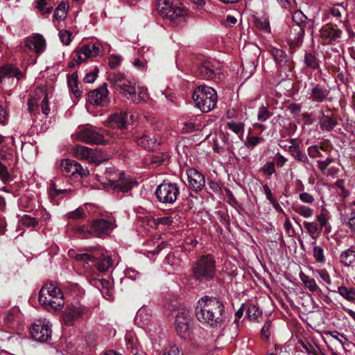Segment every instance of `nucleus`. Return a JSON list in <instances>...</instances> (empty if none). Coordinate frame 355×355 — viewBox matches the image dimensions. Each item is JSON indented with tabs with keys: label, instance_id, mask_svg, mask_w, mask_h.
Returning a JSON list of instances; mask_svg holds the SVG:
<instances>
[{
	"label": "nucleus",
	"instance_id": "obj_15",
	"mask_svg": "<svg viewBox=\"0 0 355 355\" xmlns=\"http://www.w3.org/2000/svg\"><path fill=\"white\" fill-rule=\"evenodd\" d=\"M189 187L196 192L201 191L205 186L204 175L194 168L187 170Z\"/></svg>",
	"mask_w": 355,
	"mask_h": 355
},
{
	"label": "nucleus",
	"instance_id": "obj_26",
	"mask_svg": "<svg viewBox=\"0 0 355 355\" xmlns=\"http://www.w3.org/2000/svg\"><path fill=\"white\" fill-rule=\"evenodd\" d=\"M340 261L347 266L355 265V251L347 249L340 254Z\"/></svg>",
	"mask_w": 355,
	"mask_h": 355
},
{
	"label": "nucleus",
	"instance_id": "obj_25",
	"mask_svg": "<svg viewBox=\"0 0 355 355\" xmlns=\"http://www.w3.org/2000/svg\"><path fill=\"white\" fill-rule=\"evenodd\" d=\"M100 48L97 43L89 42L82 46V53L86 58L96 57L99 54Z\"/></svg>",
	"mask_w": 355,
	"mask_h": 355
},
{
	"label": "nucleus",
	"instance_id": "obj_59",
	"mask_svg": "<svg viewBox=\"0 0 355 355\" xmlns=\"http://www.w3.org/2000/svg\"><path fill=\"white\" fill-rule=\"evenodd\" d=\"M98 72V69L96 67L94 72H89L85 75L84 78V82L87 83H92L94 82L97 77Z\"/></svg>",
	"mask_w": 355,
	"mask_h": 355
},
{
	"label": "nucleus",
	"instance_id": "obj_22",
	"mask_svg": "<svg viewBox=\"0 0 355 355\" xmlns=\"http://www.w3.org/2000/svg\"><path fill=\"white\" fill-rule=\"evenodd\" d=\"M83 314V310L80 306H72L65 313L64 320L67 325H71L75 320Z\"/></svg>",
	"mask_w": 355,
	"mask_h": 355
},
{
	"label": "nucleus",
	"instance_id": "obj_47",
	"mask_svg": "<svg viewBox=\"0 0 355 355\" xmlns=\"http://www.w3.org/2000/svg\"><path fill=\"white\" fill-rule=\"evenodd\" d=\"M21 223L24 226L33 227L37 225L38 220L35 218L31 217L28 215H24L21 218Z\"/></svg>",
	"mask_w": 355,
	"mask_h": 355
},
{
	"label": "nucleus",
	"instance_id": "obj_20",
	"mask_svg": "<svg viewBox=\"0 0 355 355\" xmlns=\"http://www.w3.org/2000/svg\"><path fill=\"white\" fill-rule=\"evenodd\" d=\"M293 20L300 27L298 42H301V37L304 35V28H307L308 30L311 28V25H307L309 23V18L300 10L296 11L293 15Z\"/></svg>",
	"mask_w": 355,
	"mask_h": 355
},
{
	"label": "nucleus",
	"instance_id": "obj_39",
	"mask_svg": "<svg viewBox=\"0 0 355 355\" xmlns=\"http://www.w3.org/2000/svg\"><path fill=\"white\" fill-rule=\"evenodd\" d=\"M81 51L82 46L75 50L71 55L73 60L75 61L77 65H79L83 62H85L86 60L88 58H86Z\"/></svg>",
	"mask_w": 355,
	"mask_h": 355
},
{
	"label": "nucleus",
	"instance_id": "obj_62",
	"mask_svg": "<svg viewBox=\"0 0 355 355\" xmlns=\"http://www.w3.org/2000/svg\"><path fill=\"white\" fill-rule=\"evenodd\" d=\"M323 153L327 155V153L322 148H319L318 146H312V157H325Z\"/></svg>",
	"mask_w": 355,
	"mask_h": 355
},
{
	"label": "nucleus",
	"instance_id": "obj_13",
	"mask_svg": "<svg viewBox=\"0 0 355 355\" xmlns=\"http://www.w3.org/2000/svg\"><path fill=\"white\" fill-rule=\"evenodd\" d=\"M73 153L78 158L85 159L96 164H100L103 162L94 150L84 146L76 145L74 146Z\"/></svg>",
	"mask_w": 355,
	"mask_h": 355
},
{
	"label": "nucleus",
	"instance_id": "obj_1",
	"mask_svg": "<svg viewBox=\"0 0 355 355\" xmlns=\"http://www.w3.org/2000/svg\"><path fill=\"white\" fill-rule=\"evenodd\" d=\"M195 314L200 323L211 328L220 326L226 318L223 302L218 297L208 295L197 302Z\"/></svg>",
	"mask_w": 355,
	"mask_h": 355
},
{
	"label": "nucleus",
	"instance_id": "obj_30",
	"mask_svg": "<svg viewBox=\"0 0 355 355\" xmlns=\"http://www.w3.org/2000/svg\"><path fill=\"white\" fill-rule=\"evenodd\" d=\"M170 155L167 152L158 153L151 157V163L157 165H165L168 163Z\"/></svg>",
	"mask_w": 355,
	"mask_h": 355
},
{
	"label": "nucleus",
	"instance_id": "obj_4",
	"mask_svg": "<svg viewBox=\"0 0 355 355\" xmlns=\"http://www.w3.org/2000/svg\"><path fill=\"white\" fill-rule=\"evenodd\" d=\"M40 304L46 309L60 310L64 304V299L61 289L53 283L44 284L38 295Z\"/></svg>",
	"mask_w": 355,
	"mask_h": 355
},
{
	"label": "nucleus",
	"instance_id": "obj_29",
	"mask_svg": "<svg viewBox=\"0 0 355 355\" xmlns=\"http://www.w3.org/2000/svg\"><path fill=\"white\" fill-rule=\"evenodd\" d=\"M192 319L189 311L185 309L179 310L175 317V324H191Z\"/></svg>",
	"mask_w": 355,
	"mask_h": 355
},
{
	"label": "nucleus",
	"instance_id": "obj_8",
	"mask_svg": "<svg viewBox=\"0 0 355 355\" xmlns=\"http://www.w3.org/2000/svg\"><path fill=\"white\" fill-rule=\"evenodd\" d=\"M92 262L101 272L109 271L113 266V260L111 254L101 248H90Z\"/></svg>",
	"mask_w": 355,
	"mask_h": 355
},
{
	"label": "nucleus",
	"instance_id": "obj_2",
	"mask_svg": "<svg viewBox=\"0 0 355 355\" xmlns=\"http://www.w3.org/2000/svg\"><path fill=\"white\" fill-rule=\"evenodd\" d=\"M108 80L116 92L121 94L128 99L134 103H139L142 101H145L148 96L146 89H140L137 94L135 85L128 80L125 74L121 73H114L110 74Z\"/></svg>",
	"mask_w": 355,
	"mask_h": 355
},
{
	"label": "nucleus",
	"instance_id": "obj_37",
	"mask_svg": "<svg viewBox=\"0 0 355 355\" xmlns=\"http://www.w3.org/2000/svg\"><path fill=\"white\" fill-rule=\"evenodd\" d=\"M263 187L264 193L266 196L267 200L270 201V202L274 206V207L277 210L282 211V208L279 205L277 200L273 197L272 193L271 190L270 189L269 187L267 184H265V185H263Z\"/></svg>",
	"mask_w": 355,
	"mask_h": 355
},
{
	"label": "nucleus",
	"instance_id": "obj_10",
	"mask_svg": "<svg viewBox=\"0 0 355 355\" xmlns=\"http://www.w3.org/2000/svg\"><path fill=\"white\" fill-rule=\"evenodd\" d=\"M30 333L34 340L44 343L51 339L52 331L49 323L39 320L37 323L32 324Z\"/></svg>",
	"mask_w": 355,
	"mask_h": 355
},
{
	"label": "nucleus",
	"instance_id": "obj_11",
	"mask_svg": "<svg viewBox=\"0 0 355 355\" xmlns=\"http://www.w3.org/2000/svg\"><path fill=\"white\" fill-rule=\"evenodd\" d=\"M107 86V83H103L100 87L90 91L88 93V101L92 105L107 106L110 102Z\"/></svg>",
	"mask_w": 355,
	"mask_h": 355
},
{
	"label": "nucleus",
	"instance_id": "obj_45",
	"mask_svg": "<svg viewBox=\"0 0 355 355\" xmlns=\"http://www.w3.org/2000/svg\"><path fill=\"white\" fill-rule=\"evenodd\" d=\"M60 41L64 45H69L71 41V33L67 30H61L59 32Z\"/></svg>",
	"mask_w": 355,
	"mask_h": 355
},
{
	"label": "nucleus",
	"instance_id": "obj_3",
	"mask_svg": "<svg viewBox=\"0 0 355 355\" xmlns=\"http://www.w3.org/2000/svg\"><path fill=\"white\" fill-rule=\"evenodd\" d=\"M191 276L200 283H207L214 279L216 273V261L212 254H203L192 263Z\"/></svg>",
	"mask_w": 355,
	"mask_h": 355
},
{
	"label": "nucleus",
	"instance_id": "obj_51",
	"mask_svg": "<svg viewBox=\"0 0 355 355\" xmlns=\"http://www.w3.org/2000/svg\"><path fill=\"white\" fill-rule=\"evenodd\" d=\"M298 343L309 354H311V343L309 337L302 336L298 338Z\"/></svg>",
	"mask_w": 355,
	"mask_h": 355
},
{
	"label": "nucleus",
	"instance_id": "obj_12",
	"mask_svg": "<svg viewBox=\"0 0 355 355\" xmlns=\"http://www.w3.org/2000/svg\"><path fill=\"white\" fill-rule=\"evenodd\" d=\"M115 227L114 222L103 218L94 219L91 222V229L96 237L109 234Z\"/></svg>",
	"mask_w": 355,
	"mask_h": 355
},
{
	"label": "nucleus",
	"instance_id": "obj_23",
	"mask_svg": "<svg viewBox=\"0 0 355 355\" xmlns=\"http://www.w3.org/2000/svg\"><path fill=\"white\" fill-rule=\"evenodd\" d=\"M191 324H175V330L178 336L184 340H191L193 338V331L191 328Z\"/></svg>",
	"mask_w": 355,
	"mask_h": 355
},
{
	"label": "nucleus",
	"instance_id": "obj_49",
	"mask_svg": "<svg viewBox=\"0 0 355 355\" xmlns=\"http://www.w3.org/2000/svg\"><path fill=\"white\" fill-rule=\"evenodd\" d=\"M10 178L7 167L0 162V178L3 184H7L10 181Z\"/></svg>",
	"mask_w": 355,
	"mask_h": 355
},
{
	"label": "nucleus",
	"instance_id": "obj_58",
	"mask_svg": "<svg viewBox=\"0 0 355 355\" xmlns=\"http://www.w3.org/2000/svg\"><path fill=\"white\" fill-rule=\"evenodd\" d=\"M330 334L334 338L338 340L342 346H344V345L347 342V338L344 335L340 334L338 331H334L330 332Z\"/></svg>",
	"mask_w": 355,
	"mask_h": 355
},
{
	"label": "nucleus",
	"instance_id": "obj_16",
	"mask_svg": "<svg viewBox=\"0 0 355 355\" xmlns=\"http://www.w3.org/2000/svg\"><path fill=\"white\" fill-rule=\"evenodd\" d=\"M128 114L127 112L121 111L115 112L109 116L105 125L107 127L112 129H126L128 126Z\"/></svg>",
	"mask_w": 355,
	"mask_h": 355
},
{
	"label": "nucleus",
	"instance_id": "obj_34",
	"mask_svg": "<svg viewBox=\"0 0 355 355\" xmlns=\"http://www.w3.org/2000/svg\"><path fill=\"white\" fill-rule=\"evenodd\" d=\"M339 294L349 301L355 300V288L341 286L338 288Z\"/></svg>",
	"mask_w": 355,
	"mask_h": 355
},
{
	"label": "nucleus",
	"instance_id": "obj_42",
	"mask_svg": "<svg viewBox=\"0 0 355 355\" xmlns=\"http://www.w3.org/2000/svg\"><path fill=\"white\" fill-rule=\"evenodd\" d=\"M86 216L85 211L83 208L78 207L73 211H70L67 214V217L69 219L78 220L84 218Z\"/></svg>",
	"mask_w": 355,
	"mask_h": 355
},
{
	"label": "nucleus",
	"instance_id": "obj_14",
	"mask_svg": "<svg viewBox=\"0 0 355 355\" xmlns=\"http://www.w3.org/2000/svg\"><path fill=\"white\" fill-rule=\"evenodd\" d=\"M218 71L210 60H204L197 66L195 73L200 78L214 80L219 73Z\"/></svg>",
	"mask_w": 355,
	"mask_h": 355
},
{
	"label": "nucleus",
	"instance_id": "obj_53",
	"mask_svg": "<svg viewBox=\"0 0 355 355\" xmlns=\"http://www.w3.org/2000/svg\"><path fill=\"white\" fill-rule=\"evenodd\" d=\"M292 154L296 159L302 162H306V161H308L306 155L300 150H299L298 148H294L292 150Z\"/></svg>",
	"mask_w": 355,
	"mask_h": 355
},
{
	"label": "nucleus",
	"instance_id": "obj_31",
	"mask_svg": "<svg viewBox=\"0 0 355 355\" xmlns=\"http://www.w3.org/2000/svg\"><path fill=\"white\" fill-rule=\"evenodd\" d=\"M332 114L323 115L320 119V127L323 130H330L334 128L336 123L334 119L331 118Z\"/></svg>",
	"mask_w": 355,
	"mask_h": 355
},
{
	"label": "nucleus",
	"instance_id": "obj_24",
	"mask_svg": "<svg viewBox=\"0 0 355 355\" xmlns=\"http://www.w3.org/2000/svg\"><path fill=\"white\" fill-rule=\"evenodd\" d=\"M156 141L157 139L154 137H150L148 135H143L136 139L137 146L148 150H153L154 149Z\"/></svg>",
	"mask_w": 355,
	"mask_h": 355
},
{
	"label": "nucleus",
	"instance_id": "obj_50",
	"mask_svg": "<svg viewBox=\"0 0 355 355\" xmlns=\"http://www.w3.org/2000/svg\"><path fill=\"white\" fill-rule=\"evenodd\" d=\"M262 172L266 175H271L275 172V164L273 162H268L261 168Z\"/></svg>",
	"mask_w": 355,
	"mask_h": 355
},
{
	"label": "nucleus",
	"instance_id": "obj_33",
	"mask_svg": "<svg viewBox=\"0 0 355 355\" xmlns=\"http://www.w3.org/2000/svg\"><path fill=\"white\" fill-rule=\"evenodd\" d=\"M227 126L230 130L238 135L239 138L242 139L244 132V124L243 123L231 121L227 123Z\"/></svg>",
	"mask_w": 355,
	"mask_h": 355
},
{
	"label": "nucleus",
	"instance_id": "obj_38",
	"mask_svg": "<svg viewBox=\"0 0 355 355\" xmlns=\"http://www.w3.org/2000/svg\"><path fill=\"white\" fill-rule=\"evenodd\" d=\"M37 8L42 15H49L53 11V6L49 5L47 0H39Z\"/></svg>",
	"mask_w": 355,
	"mask_h": 355
},
{
	"label": "nucleus",
	"instance_id": "obj_35",
	"mask_svg": "<svg viewBox=\"0 0 355 355\" xmlns=\"http://www.w3.org/2000/svg\"><path fill=\"white\" fill-rule=\"evenodd\" d=\"M327 94L328 93L326 89L315 87L312 89V100L322 102L327 98Z\"/></svg>",
	"mask_w": 355,
	"mask_h": 355
},
{
	"label": "nucleus",
	"instance_id": "obj_48",
	"mask_svg": "<svg viewBox=\"0 0 355 355\" xmlns=\"http://www.w3.org/2000/svg\"><path fill=\"white\" fill-rule=\"evenodd\" d=\"M74 231L80 235H94L90 225H82L74 227Z\"/></svg>",
	"mask_w": 355,
	"mask_h": 355
},
{
	"label": "nucleus",
	"instance_id": "obj_6",
	"mask_svg": "<svg viewBox=\"0 0 355 355\" xmlns=\"http://www.w3.org/2000/svg\"><path fill=\"white\" fill-rule=\"evenodd\" d=\"M180 194L179 184L168 180H164L156 188L155 195L159 202L174 204Z\"/></svg>",
	"mask_w": 355,
	"mask_h": 355
},
{
	"label": "nucleus",
	"instance_id": "obj_46",
	"mask_svg": "<svg viewBox=\"0 0 355 355\" xmlns=\"http://www.w3.org/2000/svg\"><path fill=\"white\" fill-rule=\"evenodd\" d=\"M40 93L42 94V96L44 94V97L41 102V109L42 113L45 115H47L50 110L47 94L45 93L42 89L40 90Z\"/></svg>",
	"mask_w": 355,
	"mask_h": 355
},
{
	"label": "nucleus",
	"instance_id": "obj_60",
	"mask_svg": "<svg viewBox=\"0 0 355 355\" xmlns=\"http://www.w3.org/2000/svg\"><path fill=\"white\" fill-rule=\"evenodd\" d=\"M262 139L256 136H248L247 137V145L249 147L254 148L257 146Z\"/></svg>",
	"mask_w": 355,
	"mask_h": 355
},
{
	"label": "nucleus",
	"instance_id": "obj_56",
	"mask_svg": "<svg viewBox=\"0 0 355 355\" xmlns=\"http://www.w3.org/2000/svg\"><path fill=\"white\" fill-rule=\"evenodd\" d=\"M322 35L323 37H329L331 39L338 37V34L337 31L334 29H331L329 28H323L322 30Z\"/></svg>",
	"mask_w": 355,
	"mask_h": 355
},
{
	"label": "nucleus",
	"instance_id": "obj_61",
	"mask_svg": "<svg viewBox=\"0 0 355 355\" xmlns=\"http://www.w3.org/2000/svg\"><path fill=\"white\" fill-rule=\"evenodd\" d=\"M68 86L76 98L81 96L82 92L78 88V83H68Z\"/></svg>",
	"mask_w": 355,
	"mask_h": 355
},
{
	"label": "nucleus",
	"instance_id": "obj_55",
	"mask_svg": "<svg viewBox=\"0 0 355 355\" xmlns=\"http://www.w3.org/2000/svg\"><path fill=\"white\" fill-rule=\"evenodd\" d=\"M121 62V58L116 55H112L109 58L108 64L111 69H114L117 67Z\"/></svg>",
	"mask_w": 355,
	"mask_h": 355
},
{
	"label": "nucleus",
	"instance_id": "obj_19",
	"mask_svg": "<svg viewBox=\"0 0 355 355\" xmlns=\"http://www.w3.org/2000/svg\"><path fill=\"white\" fill-rule=\"evenodd\" d=\"M25 74L17 67L12 64H5L0 67V83L3 78H16L18 80L22 79Z\"/></svg>",
	"mask_w": 355,
	"mask_h": 355
},
{
	"label": "nucleus",
	"instance_id": "obj_54",
	"mask_svg": "<svg viewBox=\"0 0 355 355\" xmlns=\"http://www.w3.org/2000/svg\"><path fill=\"white\" fill-rule=\"evenodd\" d=\"M271 327V322L270 321H266L265 324H263V327L261 330V336L262 338H265L266 340H268L270 336V329Z\"/></svg>",
	"mask_w": 355,
	"mask_h": 355
},
{
	"label": "nucleus",
	"instance_id": "obj_43",
	"mask_svg": "<svg viewBox=\"0 0 355 355\" xmlns=\"http://www.w3.org/2000/svg\"><path fill=\"white\" fill-rule=\"evenodd\" d=\"M313 257L316 261V262L319 263H324L325 261V257L324 254L323 249L320 246H315L313 248Z\"/></svg>",
	"mask_w": 355,
	"mask_h": 355
},
{
	"label": "nucleus",
	"instance_id": "obj_27",
	"mask_svg": "<svg viewBox=\"0 0 355 355\" xmlns=\"http://www.w3.org/2000/svg\"><path fill=\"white\" fill-rule=\"evenodd\" d=\"M68 8V4L64 1H61L54 11V18L58 21L64 20L67 17Z\"/></svg>",
	"mask_w": 355,
	"mask_h": 355
},
{
	"label": "nucleus",
	"instance_id": "obj_17",
	"mask_svg": "<svg viewBox=\"0 0 355 355\" xmlns=\"http://www.w3.org/2000/svg\"><path fill=\"white\" fill-rule=\"evenodd\" d=\"M78 138L81 141L92 145H101L105 143L103 136L92 128L81 130L78 134Z\"/></svg>",
	"mask_w": 355,
	"mask_h": 355
},
{
	"label": "nucleus",
	"instance_id": "obj_5",
	"mask_svg": "<svg viewBox=\"0 0 355 355\" xmlns=\"http://www.w3.org/2000/svg\"><path fill=\"white\" fill-rule=\"evenodd\" d=\"M192 98L196 107L205 113L213 110L217 103L216 92L207 85L197 87L193 91Z\"/></svg>",
	"mask_w": 355,
	"mask_h": 355
},
{
	"label": "nucleus",
	"instance_id": "obj_57",
	"mask_svg": "<svg viewBox=\"0 0 355 355\" xmlns=\"http://www.w3.org/2000/svg\"><path fill=\"white\" fill-rule=\"evenodd\" d=\"M173 223L171 216H164L156 219V224L171 226Z\"/></svg>",
	"mask_w": 355,
	"mask_h": 355
},
{
	"label": "nucleus",
	"instance_id": "obj_21",
	"mask_svg": "<svg viewBox=\"0 0 355 355\" xmlns=\"http://www.w3.org/2000/svg\"><path fill=\"white\" fill-rule=\"evenodd\" d=\"M268 52L273 58L276 64L280 67H284L288 61L285 51L280 49L272 46L268 49Z\"/></svg>",
	"mask_w": 355,
	"mask_h": 355
},
{
	"label": "nucleus",
	"instance_id": "obj_32",
	"mask_svg": "<svg viewBox=\"0 0 355 355\" xmlns=\"http://www.w3.org/2000/svg\"><path fill=\"white\" fill-rule=\"evenodd\" d=\"M254 24L259 30L263 31L265 33H269L270 31V27L269 24V20L268 18L265 17H255L254 18Z\"/></svg>",
	"mask_w": 355,
	"mask_h": 355
},
{
	"label": "nucleus",
	"instance_id": "obj_52",
	"mask_svg": "<svg viewBox=\"0 0 355 355\" xmlns=\"http://www.w3.org/2000/svg\"><path fill=\"white\" fill-rule=\"evenodd\" d=\"M335 187L340 189V195L344 198L349 196V192L345 188V181L343 180H338L335 183Z\"/></svg>",
	"mask_w": 355,
	"mask_h": 355
},
{
	"label": "nucleus",
	"instance_id": "obj_44",
	"mask_svg": "<svg viewBox=\"0 0 355 355\" xmlns=\"http://www.w3.org/2000/svg\"><path fill=\"white\" fill-rule=\"evenodd\" d=\"M272 115V113L269 112L266 107L261 106L259 110L257 119L259 121L263 122L268 119Z\"/></svg>",
	"mask_w": 355,
	"mask_h": 355
},
{
	"label": "nucleus",
	"instance_id": "obj_18",
	"mask_svg": "<svg viewBox=\"0 0 355 355\" xmlns=\"http://www.w3.org/2000/svg\"><path fill=\"white\" fill-rule=\"evenodd\" d=\"M110 186L115 191L125 193L130 191L135 184H137L135 180L125 177L124 173H121L118 180H109Z\"/></svg>",
	"mask_w": 355,
	"mask_h": 355
},
{
	"label": "nucleus",
	"instance_id": "obj_28",
	"mask_svg": "<svg viewBox=\"0 0 355 355\" xmlns=\"http://www.w3.org/2000/svg\"><path fill=\"white\" fill-rule=\"evenodd\" d=\"M68 256L78 261L89 263L91 259V252L89 253H78L76 250L71 249L68 251Z\"/></svg>",
	"mask_w": 355,
	"mask_h": 355
},
{
	"label": "nucleus",
	"instance_id": "obj_36",
	"mask_svg": "<svg viewBox=\"0 0 355 355\" xmlns=\"http://www.w3.org/2000/svg\"><path fill=\"white\" fill-rule=\"evenodd\" d=\"M262 312L254 304H250L247 309L248 317L250 320H255L261 316Z\"/></svg>",
	"mask_w": 355,
	"mask_h": 355
},
{
	"label": "nucleus",
	"instance_id": "obj_64",
	"mask_svg": "<svg viewBox=\"0 0 355 355\" xmlns=\"http://www.w3.org/2000/svg\"><path fill=\"white\" fill-rule=\"evenodd\" d=\"M332 159L329 156H326L324 160H318V165L321 171H324L331 162Z\"/></svg>",
	"mask_w": 355,
	"mask_h": 355
},
{
	"label": "nucleus",
	"instance_id": "obj_40",
	"mask_svg": "<svg viewBox=\"0 0 355 355\" xmlns=\"http://www.w3.org/2000/svg\"><path fill=\"white\" fill-rule=\"evenodd\" d=\"M36 45V53H42L46 47V41L44 37L41 35L37 34L34 36Z\"/></svg>",
	"mask_w": 355,
	"mask_h": 355
},
{
	"label": "nucleus",
	"instance_id": "obj_7",
	"mask_svg": "<svg viewBox=\"0 0 355 355\" xmlns=\"http://www.w3.org/2000/svg\"><path fill=\"white\" fill-rule=\"evenodd\" d=\"M157 10L163 18L175 21L183 17L186 11L179 0H157Z\"/></svg>",
	"mask_w": 355,
	"mask_h": 355
},
{
	"label": "nucleus",
	"instance_id": "obj_41",
	"mask_svg": "<svg viewBox=\"0 0 355 355\" xmlns=\"http://www.w3.org/2000/svg\"><path fill=\"white\" fill-rule=\"evenodd\" d=\"M183 125L182 130L184 132H192L200 130L201 128V124L200 123H196L191 121H186Z\"/></svg>",
	"mask_w": 355,
	"mask_h": 355
},
{
	"label": "nucleus",
	"instance_id": "obj_63",
	"mask_svg": "<svg viewBox=\"0 0 355 355\" xmlns=\"http://www.w3.org/2000/svg\"><path fill=\"white\" fill-rule=\"evenodd\" d=\"M162 355H182V353L177 345H173L170 347L167 352H164Z\"/></svg>",
	"mask_w": 355,
	"mask_h": 355
},
{
	"label": "nucleus",
	"instance_id": "obj_9",
	"mask_svg": "<svg viewBox=\"0 0 355 355\" xmlns=\"http://www.w3.org/2000/svg\"><path fill=\"white\" fill-rule=\"evenodd\" d=\"M60 167L62 173L66 176L83 178L89 175V170L87 168H83L78 162L71 159L62 160Z\"/></svg>",
	"mask_w": 355,
	"mask_h": 355
}]
</instances>
